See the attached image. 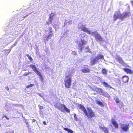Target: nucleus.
I'll list each match as a JSON object with an SVG mask.
<instances>
[{"instance_id":"1","label":"nucleus","mask_w":133,"mask_h":133,"mask_svg":"<svg viewBox=\"0 0 133 133\" xmlns=\"http://www.w3.org/2000/svg\"><path fill=\"white\" fill-rule=\"evenodd\" d=\"M78 106L79 107V108L83 111L85 115L88 118L91 119L95 117V114L91 109L89 108H87V111L85 107L83 105L78 104Z\"/></svg>"},{"instance_id":"2","label":"nucleus","mask_w":133,"mask_h":133,"mask_svg":"<svg viewBox=\"0 0 133 133\" xmlns=\"http://www.w3.org/2000/svg\"><path fill=\"white\" fill-rule=\"evenodd\" d=\"M64 85L67 88H70L72 85V79L70 75H66L64 80Z\"/></svg>"},{"instance_id":"3","label":"nucleus","mask_w":133,"mask_h":133,"mask_svg":"<svg viewBox=\"0 0 133 133\" xmlns=\"http://www.w3.org/2000/svg\"><path fill=\"white\" fill-rule=\"evenodd\" d=\"M55 107L62 112H64L65 111L68 113H69L70 112V110L64 104H60L59 105H58L57 104H56Z\"/></svg>"},{"instance_id":"4","label":"nucleus","mask_w":133,"mask_h":133,"mask_svg":"<svg viewBox=\"0 0 133 133\" xmlns=\"http://www.w3.org/2000/svg\"><path fill=\"white\" fill-rule=\"evenodd\" d=\"M99 59H104V56L102 55H99L98 56H96L95 58L92 59L90 62V65H92L97 63L98 62V60Z\"/></svg>"},{"instance_id":"5","label":"nucleus","mask_w":133,"mask_h":133,"mask_svg":"<svg viewBox=\"0 0 133 133\" xmlns=\"http://www.w3.org/2000/svg\"><path fill=\"white\" fill-rule=\"evenodd\" d=\"M30 66L32 69L33 71L39 76L40 79L42 81L43 80V78L42 75L37 69L36 66L35 65L32 64L30 65Z\"/></svg>"},{"instance_id":"6","label":"nucleus","mask_w":133,"mask_h":133,"mask_svg":"<svg viewBox=\"0 0 133 133\" xmlns=\"http://www.w3.org/2000/svg\"><path fill=\"white\" fill-rule=\"evenodd\" d=\"M76 43H78L79 46L80 47L81 51H82V46L86 44L87 42L84 40L81 39L80 41H77Z\"/></svg>"},{"instance_id":"7","label":"nucleus","mask_w":133,"mask_h":133,"mask_svg":"<svg viewBox=\"0 0 133 133\" xmlns=\"http://www.w3.org/2000/svg\"><path fill=\"white\" fill-rule=\"evenodd\" d=\"M130 15L131 14L129 12H124L121 14L120 19L121 20H123L124 19L130 16Z\"/></svg>"},{"instance_id":"8","label":"nucleus","mask_w":133,"mask_h":133,"mask_svg":"<svg viewBox=\"0 0 133 133\" xmlns=\"http://www.w3.org/2000/svg\"><path fill=\"white\" fill-rule=\"evenodd\" d=\"M79 29H81V30L83 32L87 33L89 34H91V31L88 30V29L86 28L85 26L82 25L79 28Z\"/></svg>"},{"instance_id":"9","label":"nucleus","mask_w":133,"mask_h":133,"mask_svg":"<svg viewBox=\"0 0 133 133\" xmlns=\"http://www.w3.org/2000/svg\"><path fill=\"white\" fill-rule=\"evenodd\" d=\"M129 124H122L121 125V128L123 130L125 131H127L129 130Z\"/></svg>"},{"instance_id":"10","label":"nucleus","mask_w":133,"mask_h":133,"mask_svg":"<svg viewBox=\"0 0 133 133\" xmlns=\"http://www.w3.org/2000/svg\"><path fill=\"white\" fill-rule=\"evenodd\" d=\"M90 71V69L88 67L87 65H84L81 71L83 73H89Z\"/></svg>"},{"instance_id":"11","label":"nucleus","mask_w":133,"mask_h":133,"mask_svg":"<svg viewBox=\"0 0 133 133\" xmlns=\"http://www.w3.org/2000/svg\"><path fill=\"white\" fill-rule=\"evenodd\" d=\"M94 37L97 41H102L103 40L102 37L98 33L94 35Z\"/></svg>"},{"instance_id":"12","label":"nucleus","mask_w":133,"mask_h":133,"mask_svg":"<svg viewBox=\"0 0 133 133\" xmlns=\"http://www.w3.org/2000/svg\"><path fill=\"white\" fill-rule=\"evenodd\" d=\"M129 79V77L127 75H124L121 78V79L124 83H127Z\"/></svg>"},{"instance_id":"13","label":"nucleus","mask_w":133,"mask_h":133,"mask_svg":"<svg viewBox=\"0 0 133 133\" xmlns=\"http://www.w3.org/2000/svg\"><path fill=\"white\" fill-rule=\"evenodd\" d=\"M111 121V123L115 128L116 129H118L119 128V125L116 121L113 119H112Z\"/></svg>"},{"instance_id":"14","label":"nucleus","mask_w":133,"mask_h":133,"mask_svg":"<svg viewBox=\"0 0 133 133\" xmlns=\"http://www.w3.org/2000/svg\"><path fill=\"white\" fill-rule=\"evenodd\" d=\"M117 60L120 64H125L124 61L122 59V58L119 56H117L116 58Z\"/></svg>"},{"instance_id":"15","label":"nucleus","mask_w":133,"mask_h":133,"mask_svg":"<svg viewBox=\"0 0 133 133\" xmlns=\"http://www.w3.org/2000/svg\"><path fill=\"white\" fill-rule=\"evenodd\" d=\"M49 32L50 33L49 35L46 37L47 38V40H48V38H50L51 37L53 36V34L52 33V28L51 27H50L49 28Z\"/></svg>"},{"instance_id":"16","label":"nucleus","mask_w":133,"mask_h":133,"mask_svg":"<svg viewBox=\"0 0 133 133\" xmlns=\"http://www.w3.org/2000/svg\"><path fill=\"white\" fill-rule=\"evenodd\" d=\"M123 70L127 74H132L133 73V70H131L127 68H124Z\"/></svg>"},{"instance_id":"17","label":"nucleus","mask_w":133,"mask_h":133,"mask_svg":"<svg viewBox=\"0 0 133 133\" xmlns=\"http://www.w3.org/2000/svg\"><path fill=\"white\" fill-rule=\"evenodd\" d=\"M99 128L100 129L102 130L105 133H109V131L108 128L105 127H102L100 126Z\"/></svg>"},{"instance_id":"18","label":"nucleus","mask_w":133,"mask_h":133,"mask_svg":"<svg viewBox=\"0 0 133 133\" xmlns=\"http://www.w3.org/2000/svg\"><path fill=\"white\" fill-rule=\"evenodd\" d=\"M120 15L121 14H119L118 13L115 14L113 16L114 20L116 21L117 19L118 18L120 19Z\"/></svg>"},{"instance_id":"19","label":"nucleus","mask_w":133,"mask_h":133,"mask_svg":"<svg viewBox=\"0 0 133 133\" xmlns=\"http://www.w3.org/2000/svg\"><path fill=\"white\" fill-rule=\"evenodd\" d=\"M54 15V14L53 13H51L49 16V21L50 22V23H52V21L53 19V17Z\"/></svg>"},{"instance_id":"20","label":"nucleus","mask_w":133,"mask_h":133,"mask_svg":"<svg viewBox=\"0 0 133 133\" xmlns=\"http://www.w3.org/2000/svg\"><path fill=\"white\" fill-rule=\"evenodd\" d=\"M63 129L67 131L68 133H73V131L71 129H69L67 128L63 127Z\"/></svg>"},{"instance_id":"21","label":"nucleus","mask_w":133,"mask_h":133,"mask_svg":"<svg viewBox=\"0 0 133 133\" xmlns=\"http://www.w3.org/2000/svg\"><path fill=\"white\" fill-rule=\"evenodd\" d=\"M102 83L104 84V85L105 87H109L110 88H112V87L111 86L109 85L107 83H106L105 81L103 82Z\"/></svg>"},{"instance_id":"22","label":"nucleus","mask_w":133,"mask_h":133,"mask_svg":"<svg viewBox=\"0 0 133 133\" xmlns=\"http://www.w3.org/2000/svg\"><path fill=\"white\" fill-rule=\"evenodd\" d=\"M97 91L101 95V94H102L104 92L103 90L101 88H98Z\"/></svg>"},{"instance_id":"23","label":"nucleus","mask_w":133,"mask_h":133,"mask_svg":"<svg viewBox=\"0 0 133 133\" xmlns=\"http://www.w3.org/2000/svg\"><path fill=\"white\" fill-rule=\"evenodd\" d=\"M101 95L106 97H108L109 96V94L107 93L104 92L101 94Z\"/></svg>"},{"instance_id":"24","label":"nucleus","mask_w":133,"mask_h":133,"mask_svg":"<svg viewBox=\"0 0 133 133\" xmlns=\"http://www.w3.org/2000/svg\"><path fill=\"white\" fill-rule=\"evenodd\" d=\"M96 103L98 104L101 106L102 107L104 106V105L102 103L99 101L97 100L96 101Z\"/></svg>"},{"instance_id":"25","label":"nucleus","mask_w":133,"mask_h":133,"mask_svg":"<svg viewBox=\"0 0 133 133\" xmlns=\"http://www.w3.org/2000/svg\"><path fill=\"white\" fill-rule=\"evenodd\" d=\"M102 73L105 75H106L107 74V71L106 70L104 69H103L102 71Z\"/></svg>"},{"instance_id":"26","label":"nucleus","mask_w":133,"mask_h":133,"mask_svg":"<svg viewBox=\"0 0 133 133\" xmlns=\"http://www.w3.org/2000/svg\"><path fill=\"white\" fill-rule=\"evenodd\" d=\"M74 119L76 121H77L78 120V118H77V116L76 114H74Z\"/></svg>"},{"instance_id":"27","label":"nucleus","mask_w":133,"mask_h":133,"mask_svg":"<svg viewBox=\"0 0 133 133\" xmlns=\"http://www.w3.org/2000/svg\"><path fill=\"white\" fill-rule=\"evenodd\" d=\"M26 56L28 57V58L30 61H32L33 60L32 58H31V56L28 54H27L26 55Z\"/></svg>"},{"instance_id":"28","label":"nucleus","mask_w":133,"mask_h":133,"mask_svg":"<svg viewBox=\"0 0 133 133\" xmlns=\"http://www.w3.org/2000/svg\"><path fill=\"white\" fill-rule=\"evenodd\" d=\"M14 131L12 130H9L7 131L6 133H13Z\"/></svg>"},{"instance_id":"29","label":"nucleus","mask_w":133,"mask_h":133,"mask_svg":"<svg viewBox=\"0 0 133 133\" xmlns=\"http://www.w3.org/2000/svg\"><path fill=\"white\" fill-rule=\"evenodd\" d=\"M115 100L116 102L117 103H119V102L120 101H119V99L118 98H116L115 99Z\"/></svg>"},{"instance_id":"30","label":"nucleus","mask_w":133,"mask_h":133,"mask_svg":"<svg viewBox=\"0 0 133 133\" xmlns=\"http://www.w3.org/2000/svg\"><path fill=\"white\" fill-rule=\"evenodd\" d=\"M34 84H30L29 85H27L26 86V88H29V87H31L34 86Z\"/></svg>"},{"instance_id":"31","label":"nucleus","mask_w":133,"mask_h":133,"mask_svg":"<svg viewBox=\"0 0 133 133\" xmlns=\"http://www.w3.org/2000/svg\"><path fill=\"white\" fill-rule=\"evenodd\" d=\"M38 106L40 110H41V109H43L44 108V107L43 106H41L40 105H39Z\"/></svg>"},{"instance_id":"32","label":"nucleus","mask_w":133,"mask_h":133,"mask_svg":"<svg viewBox=\"0 0 133 133\" xmlns=\"http://www.w3.org/2000/svg\"><path fill=\"white\" fill-rule=\"evenodd\" d=\"M3 117H4L6 118L7 120H9V118L8 117L5 115H3Z\"/></svg>"},{"instance_id":"33","label":"nucleus","mask_w":133,"mask_h":133,"mask_svg":"<svg viewBox=\"0 0 133 133\" xmlns=\"http://www.w3.org/2000/svg\"><path fill=\"white\" fill-rule=\"evenodd\" d=\"M72 53L74 55H77L75 51H72Z\"/></svg>"},{"instance_id":"34","label":"nucleus","mask_w":133,"mask_h":133,"mask_svg":"<svg viewBox=\"0 0 133 133\" xmlns=\"http://www.w3.org/2000/svg\"><path fill=\"white\" fill-rule=\"evenodd\" d=\"M5 89L8 91L9 90V88L7 86L5 87Z\"/></svg>"},{"instance_id":"35","label":"nucleus","mask_w":133,"mask_h":133,"mask_svg":"<svg viewBox=\"0 0 133 133\" xmlns=\"http://www.w3.org/2000/svg\"><path fill=\"white\" fill-rule=\"evenodd\" d=\"M29 74V73H25L23 74V75L26 76Z\"/></svg>"},{"instance_id":"36","label":"nucleus","mask_w":133,"mask_h":133,"mask_svg":"<svg viewBox=\"0 0 133 133\" xmlns=\"http://www.w3.org/2000/svg\"><path fill=\"white\" fill-rule=\"evenodd\" d=\"M86 49H87L88 50V52H89V51L90 49L89 48V46L85 48Z\"/></svg>"},{"instance_id":"37","label":"nucleus","mask_w":133,"mask_h":133,"mask_svg":"<svg viewBox=\"0 0 133 133\" xmlns=\"http://www.w3.org/2000/svg\"><path fill=\"white\" fill-rule=\"evenodd\" d=\"M43 123L44 125H46V122L45 121H43Z\"/></svg>"},{"instance_id":"38","label":"nucleus","mask_w":133,"mask_h":133,"mask_svg":"<svg viewBox=\"0 0 133 133\" xmlns=\"http://www.w3.org/2000/svg\"><path fill=\"white\" fill-rule=\"evenodd\" d=\"M17 43V42H15L13 44V46H15V45H16Z\"/></svg>"},{"instance_id":"39","label":"nucleus","mask_w":133,"mask_h":133,"mask_svg":"<svg viewBox=\"0 0 133 133\" xmlns=\"http://www.w3.org/2000/svg\"><path fill=\"white\" fill-rule=\"evenodd\" d=\"M46 24H47L48 25H49V22H46Z\"/></svg>"},{"instance_id":"40","label":"nucleus","mask_w":133,"mask_h":133,"mask_svg":"<svg viewBox=\"0 0 133 133\" xmlns=\"http://www.w3.org/2000/svg\"><path fill=\"white\" fill-rule=\"evenodd\" d=\"M43 112H42V111H41L40 112V114L41 113H42Z\"/></svg>"},{"instance_id":"41","label":"nucleus","mask_w":133,"mask_h":133,"mask_svg":"<svg viewBox=\"0 0 133 133\" xmlns=\"http://www.w3.org/2000/svg\"><path fill=\"white\" fill-rule=\"evenodd\" d=\"M27 16V15H26V16H24V18H25Z\"/></svg>"},{"instance_id":"42","label":"nucleus","mask_w":133,"mask_h":133,"mask_svg":"<svg viewBox=\"0 0 133 133\" xmlns=\"http://www.w3.org/2000/svg\"><path fill=\"white\" fill-rule=\"evenodd\" d=\"M92 34H94L95 32H92Z\"/></svg>"},{"instance_id":"43","label":"nucleus","mask_w":133,"mask_h":133,"mask_svg":"<svg viewBox=\"0 0 133 133\" xmlns=\"http://www.w3.org/2000/svg\"><path fill=\"white\" fill-rule=\"evenodd\" d=\"M1 124H0V127H1Z\"/></svg>"}]
</instances>
